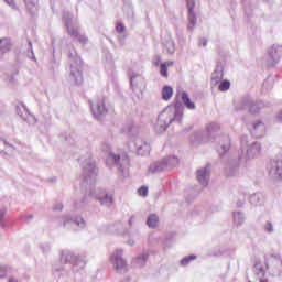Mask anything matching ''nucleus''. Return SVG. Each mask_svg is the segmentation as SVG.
Segmentation results:
<instances>
[{
	"instance_id": "obj_5",
	"label": "nucleus",
	"mask_w": 282,
	"mask_h": 282,
	"mask_svg": "<svg viewBox=\"0 0 282 282\" xmlns=\"http://www.w3.org/2000/svg\"><path fill=\"white\" fill-rule=\"evenodd\" d=\"M207 176H208L207 169H203L197 172V180L200 184H203V186H206V184H208V181L206 180Z\"/></svg>"
},
{
	"instance_id": "obj_3",
	"label": "nucleus",
	"mask_w": 282,
	"mask_h": 282,
	"mask_svg": "<svg viewBox=\"0 0 282 282\" xmlns=\"http://www.w3.org/2000/svg\"><path fill=\"white\" fill-rule=\"evenodd\" d=\"M169 67H173V62H164L160 65V74L163 78H169Z\"/></svg>"
},
{
	"instance_id": "obj_2",
	"label": "nucleus",
	"mask_w": 282,
	"mask_h": 282,
	"mask_svg": "<svg viewBox=\"0 0 282 282\" xmlns=\"http://www.w3.org/2000/svg\"><path fill=\"white\" fill-rule=\"evenodd\" d=\"M93 111L95 116H102V113H107V106L105 105V100L99 101L95 107H93Z\"/></svg>"
},
{
	"instance_id": "obj_11",
	"label": "nucleus",
	"mask_w": 282,
	"mask_h": 282,
	"mask_svg": "<svg viewBox=\"0 0 282 282\" xmlns=\"http://www.w3.org/2000/svg\"><path fill=\"white\" fill-rule=\"evenodd\" d=\"M130 85H131L132 89H135V87L138 85H140V87H142V85H144V79H142V77L134 76L130 79Z\"/></svg>"
},
{
	"instance_id": "obj_14",
	"label": "nucleus",
	"mask_w": 282,
	"mask_h": 282,
	"mask_svg": "<svg viewBox=\"0 0 282 282\" xmlns=\"http://www.w3.org/2000/svg\"><path fill=\"white\" fill-rule=\"evenodd\" d=\"M230 89V82L224 80L219 85V91H228Z\"/></svg>"
},
{
	"instance_id": "obj_13",
	"label": "nucleus",
	"mask_w": 282,
	"mask_h": 282,
	"mask_svg": "<svg viewBox=\"0 0 282 282\" xmlns=\"http://www.w3.org/2000/svg\"><path fill=\"white\" fill-rule=\"evenodd\" d=\"M67 32L70 36H74L75 39H78L80 41L82 35H80V32H78V29L74 26H68Z\"/></svg>"
},
{
	"instance_id": "obj_10",
	"label": "nucleus",
	"mask_w": 282,
	"mask_h": 282,
	"mask_svg": "<svg viewBox=\"0 0 282 282\" xmlns=\"http://www.w3.org/2000/svg\"><path fill=\"white\" fill-rule=\"evenodd\" d=\"M158 224H160V218L158 217V215L152 214L148 217L147 225L149 226V228H155Z\"/></svg>"
},
{
	"instance_id": "obj_18",
	"label": "nucleus",
	"mask_w": 282,
	"mask_h": 282,
	"mask_svg": "<svg viewBox=\"0 0 282 282\" xmlns=\"http://www.w3.org/2000/svg\"><path fill=\"white\" fill-rule=\"evenodd\" d=\"M138 193L141 197H147V195H149V187L147 186H141L139 189H138Z\"/></svg>"
},
{
	"instance_id": "obj_6",
	"label": "nucleus",
	"mask_w": 282,
	"mask_h": 282,
	"mask_svg": "<svg viewBox=\"0 0 282 282\" xmlns=\"http://www.w3.org/2000/svg\"><path fill=\"white\" fill-rule=\"evenodd\" d=\"M10 47H12L10 40L8 39L0 40V54H6V52H10Z\"/></svg>"
},
{
	"instance_id": "obj_12",
	"label": "nucleus",
	"mask_w": 282,
	"mask_h": 282,
	"mask_svg": "<svg viewBox=\"0 0 282 282\" xmlns=\"http://www.w3.org/2000/svg\"><path fill=\"white\" fill-rule=\"evenodd\" d=\"M188 30H193L195 25H197V17H195V13H188Z\"/></svg>"
},
{
	"instance_id": "obj_21",
	"label": "nucleus",
	"mask_w": 282,
	"mask_h": 282,
	"mask_svg": "<svg viewBox=\"0 0 282 282\" xmlns=\"http://www.w3.org/2000/svg\"><path fill=\"white\" fill-rule=\"evenodd\" d=\"M265 231H267V232H272V224L268 223V224L265 225Z\"/></svg>"
},
{
	"instance_id": "obj_9",
	"label": "nucleus",
	"mask_w": 282,
	"mask_h": 282,
	"mask_svg": "<svg viewBox=\"0 0 282 282\" xmlns=\"http://www.w3.org/2000/svg\"><path fill=\"white\" fill-rule=\"evenodd\" d=\"M163 100H171L173 98V88L171 86H164L162 89Z\"/></svg>"
},
{
	"instance_id": "obj_28",
	"label": "nucleus",
	"mask_w": 282,
	"mask_h": 282,
	"mask_svg": "<svg viewBox=\"0 0 282 282\" xmlns=\"http://www.w3.org/2000/svg\"><path fill=\"white\" fill-rule=\"evenodd\" d=\"M171 122H173V119H170V120H169V124H171Z\"/></svg>"
},
{
	"instance_id": "obj_19",
	"label": "nucleus",
	"mask_w": 282,
	"mask_h": 282,
	"mask_svg": "<svg viewBox=\"0 0 282 282\" xmlns=\"http://www.w3.org/2000/svg\"><path fill=\"white\" fill-rule=\"evenodd\" d=\"M116 30L119 34H122V32H124L126 30L124 24L122 23L117 24Z\"/></svg>"
},
{
	"instance_id": "obj_22",
	"label": "nucleus",
	"mask_w": 282,
	"mask_h": 282,
	"mask_svg": "<svg viewBox=\"0 0 282 282\" xmlns=\"http://www.w3.org/2000/svg\"><path fill=\"white\" fill-rule=\"evenodd\" d=\"M263 123L262 122H258L256 124H253V128L257 129L258 127H261Z\"/></svg>"
},
{
	"instance_id": "obj_20",
	"label": "nucleus",
	"mask_w": 282,
	"mask_h": 282,
	"mask_svg": "<svg viewBox=\"0 0 282 282\" xmlns=\"http://www.w3.org/2000/svg\"><path fill=\"white\" fill-rule=\"evenodd\" d=\"M6 3H8V6H10L11 8H15L17 4L14 3V0H4Z\"/></svg>"
},
{
	"instance_id": "obj_8",
	"label": "nucleus",
	"mask_w": 282,
	"mask_h": 282,
	"mask_svg": "<svg viewBox=\"0 0 282 282\" xmlns=\"http://www.w3.org/2000/svg\"><path fill=\"white\" fill-rule=\"evenodd\" d=\"M272 173H273L274 175H278V177H282V159L276 160V161L273 163Z\"/></svg>"
},
{
	"instance_id": "obj_16",
	"label": "nucleus",
	"mask_w": 282,
	"mask_h": 282,
	"mask_svg": "<svg viewBox=\"0 0 282 282\" xmlns=\"http://www.w3.org/2000/svg\"><path fill=\"white\" fill-rule=\"evenodd\" d=\"M195 259H197L196 256H188V257L182 259V260H181V263H182L183 265H188V263H191V261H195Z\"/></svg>"
},
{
	"instance_id": "obj_23",
	"label": "nucleus",
	"mask_w": 282,
	"mask_h": 282,
	"mask_svg": "<svg viewBox=\"0 0 282 282\" xmlns=\"http://www.w3.org/2000/svg\"><path fill=\"white\" fill-rule=\"evenodd\" d=\"M3 215H6V210H0V219H1V217H3Z\"/></svg>"
},
{
	"instance_id": "obj_17",
	"label": "nucleus",
	"mask_w": 282,
	"mask_h": 282,
	"mask_svg": "<svg viewBox=\"0 0 282 282\" xmlns=\"http://www.w3.org/2000/svg\"><path fill=\"white\" fill-rule=\"evenodd\" d=\"M188 14L195 13V0H187Z\"/></svg>"
},
{
	"instance_id": "obj_30",
	"label": "nucleus",
	"mask_w": 282,
	"mask_h": 282,
	"mask_svg": "<svg viewBox=\"0 0 282 282\" xmlns=\"http://www.w3.org/2000/svg\"><path fill=\"white\" fill-rule=\"evenodd\" d=\"M257 265H259V263H256V268H257Z\"/></svg>"
},
{
	"instance_id": "obj_4",
	"label": "nucleus",
	"mask_w": 282,
	"mask_h": 282,
	"mask_svg": "<svg viewBox=\"0 0 282 282\" xmlns=\"http://www.w3.org/2000/svg\"><path fill=\"white\" fill-rule=\"evenodd\" d=\"M98 199L100 204H113V196L106 194L105 192L98 194Z\"/></svg>"
},
{
	"instance_id": "obj_1",
	"label": "nucleus",
	"mask_w": 282,
	"mask_h": 282,
	"mask_svg": "<svg viewBox=\"0 0 282 282\" xmlns=\"http://www.w3.org/2000/svg\"><path fill=\"white\" fill-rule=\"evenodd\" d=\"M111 261H112L116 270H124V268H127V261H124V259H122V251L121 250H117L112 254Z\"/></svg>"
},
{
	"instance_id": "obj_31",
	"label": "nucleus",
	"mask_w": 282,
	"mask_h": 282,
	"mask_svg": "<svg viewBox=\"0 0 282 282\" xmlns=\"http://www.w3.org/2000/svg\"><path fill=\"white\" fill-rule=\"evenodd\" d=\"M203 45H206V42H204V44Z\"/></svg>"
},
{
	"instance_id": "obj_27",
	"label": "nucleus",
	"mask_w": 282,
	"mask_h": 282,
	"mask_svg": "<svg viewBox=\"0 0 282 282\" xmlns=\"http://www.w3.org/2000/svg\"><path fill=\"white\" fill-rule=\"evenodd\" d=\"M154 65L158 67V65H160V61L154 62Z\"/></svg>"
},
{
	"instance_id": "obj_25",
	"label": "nucleus",
	"mask_w": 282,
	"mask_h": 282,
	"mask_svg": "<svg viewBox=\"0 0 282 282\" xmlns=\"http://www.w3.org/2000/svg\"><path fill=\"white\" fill-rule=\"evenodd\" d=\"M0 272H3V274H6V268L0 267Z\"/></svg>"
},
{
	"instance_id": "obj_29",
	"label": "nucleus",
	"mask_w": 282,
	"mask_h": 282,
	"mask_svg": "<svg viewBox=\"0 0 282 282\" xmlns=\"http://www.w3.org/2000/svg\"><path fill=\"white\" fill-rule=\"evenodd\" d=\"M280 120H282V112L280 113Z\"/></svg>"
},
{
	"instance_id": "obj_24",
	"label": "nucleus",
	"mask_w": 282,
	"mask_h": 282,
	"mask_svg": "<svg viewBox=\"0 0 282 282\" xmlns=\"http://www.w3.org/2000/svg\"><path fill=\"white\" fill-rule=\"evenodd\" d=\"M162 120H164V115H161V116L159 117V122H162Z\"/></svg>"
},
{
	"instance_id": "obj_7",
	"label": "nucleus",
	"mask_w": 282,
	"mask_h": 282,
	"mask_svg": "<svg viewBox=\"0 0 282 282\" xmlns=\"http://www.w3.org/2000/svg\"><path fill=\"white\" fill-rule=\"evenodd\" d=\"M181 98L187 109H195V102L191 101V97H188L187 93H182Z\"/></svg>"
},
{
	"instance_id": "obj_26",
	"label": "nucleus",
	"mask_w": 282,
	"mask_h": 282,
	"mask_svg": "<svg viewBox=\"0 0 282 282\" xmlns=\"http://www.w3.org/2000/svg\"><path fill=\"white\" fill-rule=\"evenodd\" d=\"M9 282H19V281H17V279H14V278H10Z\"/></svg>"
},
{
	"instance_id": "obj_15",
	"label": "nucleus",
	"mask_w": 282,
	"mask_h": 282,
	"mask_svg": "<svg viewBox=\"0 0 282 282\" xmlns=\"http://www.w3.org/2000/svg\"><path fill=\"white\" fill-rule=\"evenodd\" d=\"M107 162H112L113 164H118V162H120V155L110 153L107 159Z\"/></svg>"
}]
</instances>
